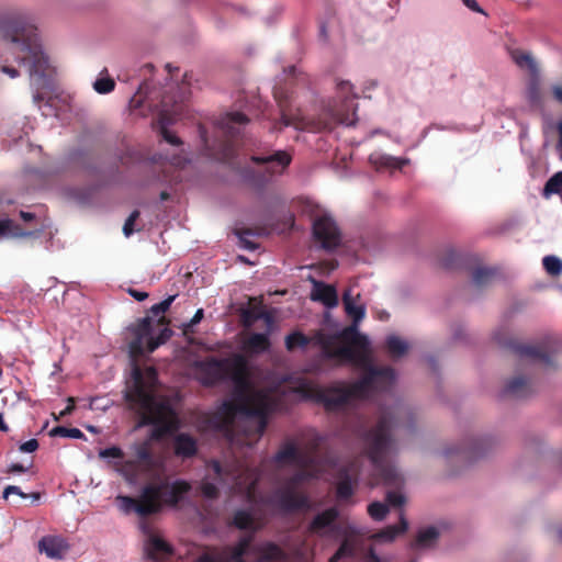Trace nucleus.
I'll use <instances>...</instances> for the list:
<instances>
[{"instance_id": "obj_14", "label": "nucleus", "mask_w": 562, "mask_h": 562, "mask_svg": "<svg viewBox=\"0 0 562 562\" xmlns=\"http://www.w3.org/2000/svg\"><path fill=\"white\" fill-rule=\"evenodd\" d=\"M313 236L322 248L333 250L340 245V232L335 221L328 215L315 218L313 223Z\"/></svg>"}, {"instance_id": "obj_18", "label": "nucleus", "mask_w": 562, "mask_h": 562, "mask_svg": "<svg viewBox=\"0 0 562 562\" xmlns=\"http://www.w3.org/2000/svg\"><path fill=\"white\" fill-rule=\"evenodd\" d=\"M68 550V542L60 536H45L38 541V551L49 559L61 560Z\"/></svg>"}, {"instance_id": "obj_32", "label": "nucleus", "mask_w": 562, "mask_h": 562, "mask_svg": "<svg viewBox=\"0 0 562 562\" xmlns=\"http://www.w3.org/2000/svg\"><path fill=\"white\" fill-rule=\"evenodd\" d=\"M385 345L392 358H401L408 350L407 342L394 335L386 338Z\"/></svg>"}, {"instance_id": "obj_35", "label": "nucleus", "mask_w": 562, "mask_h": 562, "mask_svg": "<svg viewBox=\"0 0 562 562\" xmlns=\"http://www.w3.org/2000/svg\"><path fill=\"white\" fill-rule=\"evenodd\" d=\"M310 342L311 339L301 331H294L285 337V347L289 351L295 348H305Z\"/></svg>"}, {"instance_id": "obj_5", "label": "nucleus", "mask_w": 562, "mask_h": 562, "mask_svg": "<svg viewBox=\"0 0 562 562\" xmlns=\"http://www.w3.org/2000/svg\"><path fill=\"white\" fill-rule=\"evenodd\" d=\"M0 31L5 40L15 45V58L27 66L29 75L38 87L45 86L48 76V57L38 41L37 29L21 14H11L0 20Z\"/></svg>"}, {"instance_id": "obj_23", "label": "nucleus", "mask_w": 562, "mask_h": 562, "mask_svg": "<svg viewBox=\"0 0 562 562\" xmlns=\"http://www.w3.org/2000/svg\"><path fill=\"white\" fill-rule=\"evenodd\" d=\"M274 460L278 463L295 462L303 468L310 467L314 462V458L311 454L300 453L293 443H286L277 452Z\"/></svg>"}, {"instance_id": "obj_21", "label": "nucleus", "mask_w": 562, "mask_h": 562, "mask_svg": "<svg viewBox=\"0 0 562 562\" xmlns=\"http://www.w3.org/2000/svg\"><path fill=\"white\" fill-rule=\"evenodd\" d=\"M339 517V510L336 507H329L317 514L308 525V532L317 536H324L325 529H333Z\"/></svg>"}, {"instance_id": "obj_27", "label": "nucleus", "mask_w": 562, "mask_h": 562, "mask_svg": "<svg viewBox=\"0 0 562 562\" xmlns=\"http://www.w3.org/2000/svg\"><path fill=\"white\" fill-rule=\"evenodd\" d=\"M231 525L239 530H251V533L257 530L256 520L251 512L247 509H238L234 513Z\"/></svg>"}, {"instance_id": "obj_42", "label": "nucleus", "mask_w": 562, "mask_h": 562, "mask_svg": "<svg viewBox=\"0 0 562 562\" xmlns=\"http://www.w3.org/2000/svg\"><path fill=\"white\" fill-rule=\"evenodd\" d=\"M312 477H314L312 472L304 469L290 476L286 480L285 484L290 485L291 487L297 488L299 485H301L303 482L307 480H311Z\"/></svg>"}, {"instance_id": "obj_36", "label": "nucleus", "mask_w": 562, "mask_h": 562, "mask_svg": "<svg viewBox=\"0 0 562 562\" xmlns=\"http://www.w3.org/2000/svg\"><path fill=\"white\" fill-rule=\"evenodd\" d=\"M552 194L562 196V171L554 173L544 184L543 196L549 198Z\"/></svg>"}, {"instance_id": "obj_54", "label": "nucleus", "mask_w": 562, "mask_h": 562, "mask_svg": "<svg viewBox=\"0 0 562 562\" xmlns=\"http://www.w3.org/2000/svg\"><path fill=\"white\" fill-rule=\"evenodd\" d=\"M322 440H323V438L317 434H315L314 437L310 440L308 448L312 453L317 452V450L321 447Z\"/></svg>"}, {"instance_id": "obj_60", "label": "nucleus", "mask_w": 562, "mask_h": 562, "mask_svg": "<svg viewBox=\"0 0 562 562\" xmlns=\"http://www.w3.org/2000/svg\"><path fill=\"white\" fill-rule=\"evenodd\" d=\"M134 222H130V220L126 218L124 226H123V233L126 237L131 236L134 233Z\"/></svg>"}, {"instance_id": "obj_33", "label": "nucleus", "mask_w": 562, "mask_h": 562, "mask_svg": "<svg viewBox=\"0 0 562 562\" xmlns=\"http://www.w3.org/2000/svg\"><path fill=\"white\" fill-rule=\"evenodd\" d=\"M542 266L547 274L553 279L562 274V259L554 255L543 257Z\"/></svg>"}, {"instance_id": "obj_46", "label": "nucleus", "mask_w": 562, "mask_h": 562, "mask_svg": "<svg viewBox=\"0 0 562 562\" xmlns=\"http://www.w3.org/2000/svg\"><path fill=\"white\" fill-rule=\"evenodd\" d=\"M509 54L512 59L518 65L520 68L527 67V53L520 49H509Z\"/></svg>"}, {"instance_id": "obj_37", "label": "nucleus", "mask_w": 562, "mask_h": 562, "mask_svg": "<svg viewBox=\"0 0 562 562\" xmlns=\"http://www.w3.org/2000/svg\"><path fill=\"white\" fill-rule=\"evenodd\" d=\"M241 316H243L244 324L246 326L251 325L255 321H257L259 318H263L268 326H271L273 323L272 316L266 312L255 313L250 310H245V311H243Z\"/></svg>"}, {"instance_id": "obj_6", "label": "nucleus", "mask_w": 562, "mask_h": 562, "mask_svg": "<svg viewBox=\"0 0 562 562\" xmlns=\"http://www.w3.org/2000/svg\"><path fill=\"white\" fill-rule=\"evenodd\" d=\"M396 420L390 413H383L376 424L362 435L363 452L373 465L375 474L384 485L400 487L403 477L390 462L396 452V440L393 429Z\"/></svg>"}, {"instance_id": "obj_17", "label": "nucleus", "mask_w": 562, "mask_h": 562, "mask_svg": "<svg viewBox=\"0 0 562 562\" xmlns=\"http://www.w3.org/2000/svg\"><path fill=\"white\" fill-rule=\"evenodd\" d=\"M134 338L128 344V351L132 358H138L144 355L145 342L147 344L149 338H153V321L150 317H144L138 319L131 328Z\"/></svg>"}, {"instance_id": "obj_11", "label": "nucleus", "mask_w": 562, "mask_h": 562, "mask_svg": "<svg viewBox=\"0 0 562 562\" xmlns=\"http://www.w3.org/2000/svg\"><path fill=\"white\" fill-rule=\"evenodd\" d=\"M562 352V339L552 333H546L529 342V381L531 374L541 369L553 371L558 368V356Z\"/></svg>"}, {"instance_id": "obj_58", "label": "nucleus", "mask_w": 562, "mask_h": 562, "mask_svg": "<svg viewBox=\"0 0 562 562\" xmlns=\"http://www.w3.org/2000/svg\"><path fill=\"white\" fill-rule=\"evenodd\" d=\"M463 4L474 12L483 13V10L479 5L476 0H462Z\"/></svg>"}, {"instance_id": "obj_44", "label": "nucleus", "mask_w": 562, "mask_h": 562, "mask_svg": "<svg viewBox=\"0 0 562 562\" xmlns=\"http://www.w3.org/2000/svg\"><path fill=\"white\" fill-rule=\"evenodd\" d=\"M201 493L206 498L215 499L218 497L220 491L215 483L203 481L201 484Z\"/></svg>"}, {"instance_id": "obj_16", "label": "nucleus", "mask_w": 562, "mask_h": 562, "mask_svg": "<svg viewBox=\"0 0 562 562\" xmlns=\"http://www.w3.org/2000/svg\"><path fill=\"white\" fill-rule=\"evenodd\" d=\"M276 505L286 513L310 508V498L303 492L285 484L284 487L276 493Z\"/></svg>"}, {"instance_id": "obj_9", "label": "nucleus", "mask_w": 562, "mask_h": 562, "mask_svg": "<svg viewBox=\"0 0 562 562\" xmlns=\"http://www.w3.org/2000/svg\"><path fill=\"white\" fill-rule=\"evenodd\" d=\"M249 159L259 169L246 168L244 180L254 189L262 190L274 177L286 170L292 156L286 150H265L252 154Z\"/></svg>"}, {"instance_id": "obj_57", "label": "nucleus", "mask_w": 562, "mask_h": 562, "mask_svg": "<svg viewBox=\"0 0 562 562\" xmlns=\"http://www.w3.org/2000/svg\"><path fill=\"white\" fill-rule=\"evenodd\" d=\"M128 294L134 297L136 301H144L148 297V293L147 292H143V291H138V290H135V289H128Z\"/></svg>"}, {"instance_id": "obj_25", "label": "nucleus", "mask_w": 562, "mask_h": 562, "mask_svg": "<svg viewBox=\"0 0 562 562\" xmlns=\"http://www.w3.org/2000/svg\"><path fill=\"white\" fill-rule=\"evenodd\" d=\"M271 342L268 334L255 333L244 341V350L250 355H259L270 349Z\"/></svg>"}, {"instance_id": "obj_47", "label": "nucleus", "mask_w": 562, "mask_h": 562, "mask_svg": "<svg viewBox=\"0 0 562 562\" xmlns=\"http://www.w3.org/2000/svg\"><path fill=\"white\" fill-rule=\"evenodd\" d=\"M386 502L391 506L401 507L405 503V497L396 491H390L386 493Z\"/></svg>"}, {"instance_id": "obj_62", "label": "nucleus", "mask_w": 562, "mask_h": 562, "mask_svg": "<svg viewBox=\"0 0 562 562\" xmlns=\"http://www.w3.org/2000/svg\"><path fill=\"white\" fill-rule=\"evenodd\" d=\"M2 71L7 75H9L11 78H15L19 76V72L15 68L13 67H9V66H3L2 67Z\"/></svg>"}, {"instance_id": "obj_59", "label": "nucleus", "mask_w": 562, "mask_h": 562, "mask_svg": "<svg viewBox=\"0 0 562 562\" xmlns=\"http://www.w3.org/2000/svg\"><path fill=\"white\" fill-rule=\"evenodd\" d=\"M280 108H281V112H282V115H281L282 124L284 126L294 125L292 117H290L289 115L285 114L284 104L282 102H280Z\"/></svg>"}, {"instance_id": "obj_34", "label": "nucleus", "mask_w": 562, "mask_h": 562, "mask_svg": "<svg viewBox=\"0 0 562 562\" xmlns=\"http://www.w3.org/2000/svg\"><path fill=\"white\" fill-rule=\"evenodd\" d=\"M464 257L453 249L447 250L440 258V265L446 269H457L462 267Z\"/></svg>"}, {"instance_id": "obj_39", "label": "nucleus", "mask_w": 562, "mask_h": 562, "mask_svg": "<svg viewBox=\"0 0 562 562\" xmlns=\"http://www.w3.org/2000/svg\"><path fill=\"white\" fill-rule=\"evenodd\" d=\"M149 549L154 553L171 554V547L161 538L151 536L149 539Z\"/></svg>"}, {"instance_id": "obj_22", "label": "nucleus", "mask_w": 562, "mask_h": 562, "mask_svg": "<svg viewBox=\"0 0 562 562\" xmlns=\"http://www.w3.org/2000/svg\"><path fill=\"white\" fill-rule=\"evenodd\" d=\"M338 93L340 97L344 98V105L347 109H351L352 113L350 114H344V113H337L338 121L346 125H353L356 123V110L357 105L353 104V100L356 99V94L352 92V86L349 81H341L337 86Z\"/></svg>"}, {"instance_id": "obj_53", "label": "nucleus", "mask_w": 562, "mask_h": 562, "mask_svg": "<svg viewBox=\"0 0 562 562\" xmlns=\"http://www.w3.org/2000/svg\"><path fill=\"white\" fill-rule=\"evenodd\" d=\"M136 456H137L138 460L145 461V462L150 461V459H151V453L146 445H143L137 448Z\"/></svg>"}, {"instance_id": "obj_1", "label": "nucleus", "mask_w": 562, "mask_h": 562, "mask_svg": "<svg viewBox=\"0 0 562 562\" xmlns=\"http://www.w3.org/2000/svg\"><path fill=\"white\" fill-rule=\"evenodd\" d=\"M195 379L206 387L231 381L233 397L223 403L225 414L233 418L240 414L259 420L258 431L263 434L267 417L276 408V401L268 392L252 387L248 361L244 355L233 353L226 358L206 357L193 364Z\"/></svg>"}, {"instance_id": "obj_20", "label": "nucleus", "mask_w": 562, "mask_h": 562, "mask_svg": "<svg viewBox=\"0 0 562 562\" xmlns=\"http://www.w3.org/2000/svg\"><path fill=\"white\" fill-rule=\"evenodd\" d=\"M173 453L181 459H191L199 451L198 440L190 434L179 432L173 437Z\"/></svg>"}, {"instance_id": "obj_2", "label": "nucleus", "mask_w": 562, "mask_h": 562, "mask_svg": "<svg viewBox=\"0 0 562 562\" xmlns=\"http://www.w3.org/2000/svg\"><path fill=\"white\" fill-rule=\"evenodd\" d=\"M363 362L353 360H338L348 362L364 370L363 376L347 385L342 382L329 386H321L312 381L300 383L295 391L303 398L322 404L326 411L335 412L347 406L353 398H364L371 391H389L395 381V371L390 367L376 368L370 360V348L366 349Z\"/></svg>"}, {"instance_id": "obj_12", "label": "nucleus", "mask_w": 562, "mask_h": 562, "mask_svg": "<svg viewBox=\"0 0 562 562\" xmlns=\"http://www.w3.org/2000/svg\"><path fill=\"white\" fill-rule=\"evenodd\" d=\"M209 468L214 472L215 480L221 484L232 483L233 488L244 493L248 498L252 497L259 481L256 469L236 464L232 468L222 467L217 460H211Z\"/></svg>"}, {"instance_id": "obj_15", "label": "nucleus", "mask_w": 562, "mask_h": 562, "mask_svg": "<svg viewBox=\"0 0 562 562\" xmlns=\"http://www.w3.org/2000/svg\"><path fill=\"white\" fill-rule=\"evenodd\" d=\"M359 467L357 461L342 465L337 471L336 496L339 501L349 499L358 484Z\"/></svg>"}, {"instance_id": "obj_63", "label": "nucleus", "mask_w": 562, "mask_h": 562, "mask_svg": "<svg viewBox=\"0 0 562 562\" xmlns=\"http://www.w3.org/2000/svg\"><path fill=\"white\" fill-rule=\"evenodd\" d=\"M20 217L23 221H25V222H30V221H33L35 218V215H34V213H31V212L21 211L20 212Z\"/></svg>"}, {"instance_id": "obj_24", "label": "nucleus", "mask_w": 562, "mask_h": 562, "mask_svg": "<svg viewBox=\"0 0 562 562\" xmlns=\"http://www.w3.org/2000/svg\"><path fill=\"white\" fill-rule=\"evenodd\" d=\"M312 300L321 301L327 307H334L338 304L337 291L333 285L315 282Z\"/></svg>"}, {"instance_id": "obj_49", "label": "nucleus", "mask_w": 562, "mask_h": 562, "mask_svg": "<svg viewBox=\"0 0 562 562\" xmlns=\"http://www.w3.org/2000/svg\"><path fill=\"white\" fill-rule=\"evenodd\" d=\"M236 234L239 237V240L245 248H247L249 250H254L257 248V244L247 239V236L251 235L250 229H237Z\"/></svg>"}, {"instance_id": "obj_48", "label": "nucleus", "mask_w": 562, "mask_h": 562, "mask_svg": "<svg viewBox=\"0 0 562 562\" xmlns=\"http://www.w3.org/2000/svg\"><path fill=\"white\" fill-rule=\"evenodd\" d=\"M99 457L102 459H105V458L122 459L124 457V452L119 447H110V448L100 450Z\"/></svg>"}, {"instance_id": "obj_43", "label": "nucleus", "mask_w": 562, "mask_h": 562, "mask_svg": "<svg viewBox=\"0 0 562 562\" xmlns=\"http://www.w3.org/2000/svg\"><path fill=\"white\" fill-rule=\"evenodd\" d=\"M114 88L115 82L112 78L109 77L97 79L93 83V89L100 94L110 93L114 90Z\"/></svg>"}, {"instance_id": "obj_41", "label": "nucleus", "mask_w": 562, "mask_h": 562, "mask_svg": "<svg viewBox=\"0 0 562 562\" xmlns=\"http://www.w3.org/2000/svg\"><path fill=\"white\" fill-rule=\"evenodd\" d=\"M389 512L387 505L381 502H373L368 506V513L374 520H383Z\"/></svg>"}, {"instance_id": "obj_13", "label": "nucleus", "mask_w": 562, "mask_h": 562, "mask_svg": "<svg viewBox=\"0 0 562 562\" xmlns=\"http://www.w3.org/2000/svg\"><path fill=\"white\" fill-rule=\"evenodd\" d=\"M187 99V93L183 87H178V94H170L169 92H165L161 98L159 105V115H158V131L161 137L172 146H180L182 140L171 133L168 130V126L173 124V122L180 117L184 112V101Z\"/></svg>"}, {"instance_id": "obj_26", "label": "nucleus", "mask_w": 562, "mask_h": 562, "mask_svg": "<svg viewBox=\"0 0 562 562\" xmlns=\"http://www.w3.org/2000/svg\"><path fill=\"white\" fill-rule=\"evenodd\" d=\"M407 527L408 522L404 515L401 514L398 525H390L376 532L372 538L376 541L390 542L393 541L398 535L404 533Z\"/></svg>"}, {"instance_id": "obj_55", "label": "nucleus", "mask_w": 562, "mask_h": 562, "mask_svg": "<svg viewBox=\"0 0 562 562\" xmlns=\"http://www.w3.org/2000/svg\"><path fill=\"white\" fill-rule=\"evenodd\" d=\"M32 465V463L30 465H24L22 463H12L9 469H8V473H24L26 472L30 467Z\"/></svg>"}, {"instance_id": "obj_56", "label": "nucleus", "mask_w": 562, "mask_h": 562, "mask_svg": "<svg viewBox=\"0 0 562 562\" xmlns=\"http://www.w3.org/2000/svg\"><path fill=\"white\" fill-rule=\"evenodd\" d=\"M347 544H341L339 549L335 552V554L329 559L328 562H338L347 553Z\"/></svg>"}, {"instance_id": "obj_31", "label": "nucleus", "mask_w": 562, "mask_h": 562, "mask_svg": "<svg viewBox=\"0 0 562 562\" xmlns=\"http://www.w3.org/2000/svg\"><path fill=\"white\" fill-rule=\"evenodd\" d=\"M439 537V531L435 527L423 529L416 536L413 543L415 548H428L432 546Z\"/></svg>"}, {"instance_id": "obj_61", "label": "nucleus", "mask_w": 562, "mask_h": 562, "mask_svg": "<svg viewBox=\"0 0 562 562\" xmlns=\"http://www.w3.org/2000/svg\"><path fill=\"white\" fill-rule=\"evenodd\" d=\"M552 93L554 100H557L559 103L562 104V87L561 86H554L552 88Z\"/></svg>"}, {"instance_id": "obj_30", "label": "nucleus", "mask_w": 562, "mask_h": 562, "mask_svg": "<svg viewBox=\"0 0 562 562\" xmlns=\"http://www.w3.org/2000/svg\"><path fill=\"white\" fill-rule=\"evenodd\" d=\"M32 235V232L24 231L19 224H15L10 218L0 220V238L5 236L30 237Z\"/></svg>"}, {"instance_id": "obj_7", "label": "nucleus", "mask_w": 562, "mask_h": 562, "mask_svg": "<svg viewBox=\"0 0 562 562\" xmlns=\"http://www.w3.org/2000/svg\"><path fill=\"white\" fill-rule=\"evenodd\" d=\"M191 488V484L184 480H176L172 483L164 481L145 485L138 498L121 496L120 499L126 509L132 508L140 517H147L159 513L162 505L177 506Z\"/></svg>"}, {"instance_id": "obj_4", "label": "nucleus", "mask_w": 562, "mask_h": 562, "mask_svg": "<svg viewBox=\"0 0 562 562\" xmlns=\"http://www.w3.org/2000/svg\"><path fill=\"white\" fill-rule=\"evenodd\" d=\"M360 294H352V289H347L342 294V303L346 314L352 319V324L340 331L331 335L317 333L314 342L322 348L325 359L329 360H353L363 362L366 349L370 348L369 339L366 335L359 333L358 324L366 316V307L356 304V299Z\"/></svg>"}, {"instance_id": "obj_28", "label": "nucleus", "mask_w": 562, "mask_h": 562, "mask_svg": "<svg viewBox=\"0 0 562 562\" xmlns=\"http://www.w3.org/2000/svg\"><path fill=\"white\" fill-rule=\"evenodd\" d=\"M527 387V378L524 373L510 379L502 391L504 397H518L521 395Z\"/></svg>"}, {"instance_id": "obj_52", "label": "nucleus", "mask_w": 562, "mask_h": 562, "mask_svg": "<svg viewBox=\"0 0 562 562\" xmlns=\"http://www.w3.org/2000/svg\"><path fill=\"white\" fill-rule=\"evenodd\" d=\"M38 448V441L36 439H30L25 442H23L19 449L21 452H34Z\"/></svg>"}, {"instance_id": "obj_3", "label": "nucleus", "mask_w": 562, "mask_h": 562, "mask_svg": "<svg viewBox=\"0 0 562 562\" xmlns=\"http://www.w3.org/2000/svg\"><path fill=\"white\" fill-rule=\"evenodd\" d=\"M157 371L153 367L132 369V385L125 394L126 401L139 415V426L153 425L150 438L159 440L179 427L176 412L168 402L157 401L154 394Z\"/></svg>"}, {"instance_id": "obj_10", "label": "nucleus", "mask_w": 562, "mask_h": 562, "mask_svg": "<svg viewBox=\"0 0 562 562\" xmlns=\"http://www.w3.org/2000/svg\"><path fill=\"white\" fill-rule=\"evenodd\" d=\"M255 536L249 533L221 554L222 562H285V551L271 541L252 544Z\"/></svg>"}, {"instance_id": "obj_40", "label": "nucleus", "mask_w": 562, "mask_h": 562, "mask_svg": "<svg viewBox=\"0 0 562 562\" xmlns=\"http://www.w3.org/2000/svg\"><path fill=\"white\" fill-rule=\"evenodd\" d=\"M171 335H172L171 329L164 328L160 331V334L158 335V337L149 338V340L147 342V351L148 352L155 351L160 345L165 344L171 337Z\"/></svg>"}, {"instance_id": "obj_64", "label": "nucleus", "mask_w": 562, "mask_h": 562, "mask_svg": "<svg viewBox=\"0 0 562 562\" xmlns=\"http://www.w3.org/2000/svg\"><path fill=\"white\" fill-rule=\"evenodd\" d=\"M198 562H215V557H213L212 554L205 553L199 558Z\"/></svg>"}, {"instance_id": "obj_19", "label": "nucleus", "mask_w": 562, "mask_h": 562, "mask_svg": "<svg viewBox=\"0 0 562 562\" xmlns=\"http://www.w3.org/2000/svg\"><path fill=\"white\" fill-rule=\"evenodd\" d=\"M494 340L502 347L510 350L518 357L519 366H525L527 359V345L517 342L509 331L505 328H499L494 333Z\"/></svg>"}, {"instance_id": "obj_45", "label": "nucleus", "mask_w": 562, "mask_h": 562, "mask_svg": "<svg viewBox=\"0 0 562 562\" xmlns=\"http://www.w3.org/2000/svg\"><path fill=\"white\" fill-rule=\"evenodd\" d=\"M175 299H176V295H169L167 299H165L160 303L153 305L150 308V312L155 316L166 313L170 308V305L172 304Z\"/></svg>"}, {"instance_id": "obj_50", "label": "nucleus", "mask_w": 562, "mask_h": 562, "mask_svg": "<svg viewBox=\"0 0 562 562\" xmlns=\"http://www.w3.org/2000/svg\"><path fill=\"white\" fill-rule=\"evenodd\" d=\"M203 316H204L203 310L199 308L195 312V314L193 315V317L191 318V321L184 325V328H183L184 334H188L193 326L199 324L202 321Z\"/></svg>"}, {"instance_id": "obj_8", "label": "nucleus", "mask_w": 562, "mask_h": 562, "mask_svg": "<svg viewBox=\"0 0 562 562\" xmlns=\"http://www.w3.org/2000/svg\"><path fill=\"white\" fill-rule=\"evenodd\" d=\"M249 119L241 112L226 113L216 123V142L211 145L206 137V131L200 126V137L209 156L221 160H227L235 155L236 142L240 134V127L248 124Z\"/></svg>"}, {"instance_id": "obj_38", "label": "nucleus", "mask_w": 562, "mask_h": 562, "mask_svg": "<svg viewBox=\"0 0 562 562\" xmlns=\"http://www.w3.org/2000/svg\"><path fill=\"white\" fill-rule=\"evenodd\" d=\"M52 437H67V438H74V439H80L83 438V432L78 428H67L64 426H57L53 428L49 432Z\"/></svg>"}, {"instance_id": "obj_29", "label": "nucleus", "mask_w": 562, "mask_h": 562, "mask_svg": "<svg viewBox=\"0 0 562 562\" xmlns=\"http://www.w3.org/2000/svg\"><path fill=\"white\" fill-rule=\"evenodd\" d=\"M498 278V271L494 268L479 267L472 273L473 283L477 288L492 284Z\"/></svg>"}, {"instance_id": "obj_51", "label": "nucleus", "mask_w": 562, "mask_h": 562, "mask_svg": "<svg viewBox=\"0 0 562 562\" xmlns=\"http://www.w3.org/2000/svg\"><path fill=\"white\" fill-rule=\"evenodd\" d=\"M10 494L19 495L22 498L29 497L27 494L23 493L22 490L19 486L15 485H9L3 490V498L8 499Z\"/></svg>"}]
</instances>
